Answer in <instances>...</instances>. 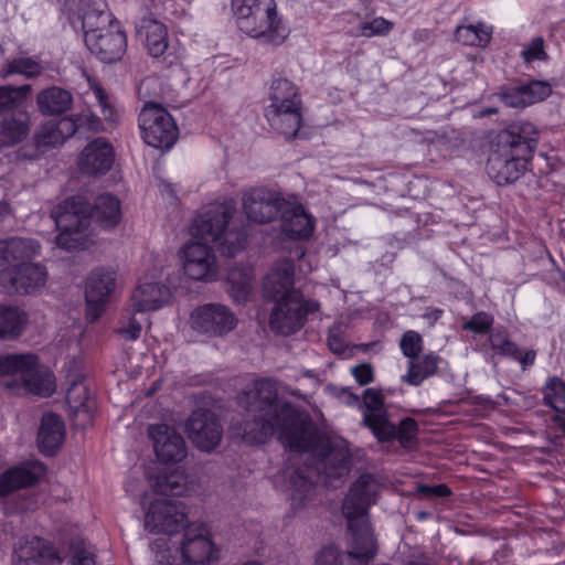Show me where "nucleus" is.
<instances>
[{"label":"nucleus","mask_w":565,"mask_h":565,"mask_svg":"<svg viewBox=\"0 0 565 565\" xmlns=\"http://www.w3.org/2000/svg\"><path fill=\"white\" fill-rule=\"evenodd\" d=\"M149 492L152 498L169 499L170 495H183L186 490V478L181 471H173L169 475L148 479Z\"/></svg>","instance_id":"33"},{"label":"nucleus","mask_w":565,"mask_h":565,"mask_svg":"<svg viewBox=\"0 0 565 565\" xmlns=\"http://www.w3.org/2000/svg\"><path fill=\"white\" fill-rule=\"evenodd\" d=\"M342 394L344 397H347L345 402L350 405H354V404H359V397L355 396V395H352L350 392H348L347 390H343L342 391Z\"/></svg>","instance_id":"63"},{"label":"nucleus","mask_w":565,"mask_h":565,"mask_svg":"<svg viewBox=\"0 0 565 565\" xmlns=\"http://www.w3.org/2000/svg\"><path fill=\"white\" fill-rule=\"evenodd\" d=\"M253 269L250 267H235L228 271V292L235 301H245L253 289Z\"/></svg>","instance_id":"37"},{"label":"nucleus","mask_w":565,"mask_h":565,"mask_svg":"<svg viewBox=\"0 0 565 565\" xmlns=\"http://www.w3.org/2000/svg\"><path fill=\"white\" fill-rule=\"evenodd\" d=\"M491 348L501 355L518 358V347L515 343L510 341L505 332L494 331L490 334Z\"/></svg>","instance_id":"47"},{"label":"nucleus","mask_w":565,"mask_h":565,"mask_svg":"<svg viewBox=\"0 0 565 565\" xmlns=\"http://www.w3.org/2000/svg\"><path fill=\"white\" fill-rule=\"evenodd\" d=\"M231 4L236 26L245 35L275 46L288 38L289 28L275 0H232Z\"/></svg>","instance_id":"5"},{"label":"nucleus","mask_w":565,"mask_h":565,"mask_svg":"<svg viewBox=\"0 0 565 565\" xmlns=\"http://www.w3.org/2000/svg\"><path fill=\"white\" fill-rule=\"evenodd\" d=\"M269 102L265 116L270 127L286 137H294L301 125V99L297 87L287 78H275Z\"/></svg>","instance_id":"8"},{"label":"nucleus","mask_w":565,"mask_h":565,"mask_svg":"<svg viewBox=\"0 0 565 565\" xmlns=\"http://www.w3.org/2000/svg\"><path fill=\"white\" fill-rule=\"evenodd\" d=\"M501 100L509 107H526L522 86L509 88L500 94Z\"/></svg>","instance_id":"56"},{"label":"nucleus","mask_w":565,"mask_h":565,"mask_svg":"<svg viewBox=\"0 0 565 565\" xmlns=\"http://www.w3.org/2000/svg\"><path fill=\"white\" fill-rule=\"evenodd\" d=\"M11 215V209L6 202H0V224Z\"/></svg>","instance_id":"62"},{"label":"nucleus","mask_w":565,"mask_h":565,"mask_svg":"<svg viewBox=\"0 0 565 565\" xmlns=\"http://www.w3.org/2000/svg\"><path fill=\"white\" fill-rule=\"evenodd\" d=\"M559 277V287L562 288L563 292H565V273L558 271Z\"/></svg>","instance_id":"64"},{"label":"nucleus","mask_w":565,"mask_h":565,"mask_svg":"<svg viewBox=\"0 0 565 565\" xmlns=\"http://www.w3.org/2000/svg\"><path fill=\"white\" fill-rule=\"evenodd\" d=\"M67 403L76 415L86 414L90 408L87 390L82 383H74L67 391Z\"/></svg>","instance_id":"44"},{"label":"nucleus","mask_w":565,"mask_h":565,"mask_svg":"<svg viewBox=\"0 0 565 565\" xmlns=\"http://www.w3.org/2000/svg\"><path fill=\"white\" fill-rule=\"evenodd\" d=\"M235 207L220 202L203 207L194 217L189 232L192 239L207 244H218L222 254L234 256L244 248L245 236L239 232L227 231Z\"/></svg>","instance_id":"6"},{"label":"nucleus","mask_w":565,"mask_h":565,"mask_svg":"<svg viewBox=\"0 0 565 565\" xmlns=\"http://www.w3.org/2000/svg\"><path fill=\"white\" fill-rule=\"evenodd\" d=\"M73 119L77 125V129L86 128L92 131H99L103 129L100 119L89 109L83 110L81 114L73 117Z\"/></svg>","instance_id":"55"},{"label":"nucleus","mask_w":565,"mask_h":565,"mask_svg":"<svg viewBox=\"0 0 565 565\" xmlns=\"http://www.w3.org/2000/svg\"><path fill=\"white\" fill-rule=\"evenodd\" d=\"M136 35L147 53L152 57L163 56L169 47L167 25L152 15L140 19L136 25Z\"/></svg>","instance_id":"21"},{"label":"nucleus","mask_w":565,"mask_h":565,"mask_svg":"<svg viewBox=\"0 0 565 565\" xmlns=\"http://www.w3.org/2000/svg\"><path fill=\"white\" fill-rule=\"evenodd\" d=\"M77 130L73 117H63L43 124L35 134V145L40 152L58 147Z\"/></svg>","instance_id":"28"},{"label":"nucleus","mask_w":565,"mask_h":565,"mask_svg":"<svg viewBox=\"0 0 565 565\" xmlns=\"http://www.w3.org/2000/svg\"><path fill=\"white\" fill-rule=\"evenodd\" d=\"M93 9L83 13L84 41L88 50L104 62L119 60L127 45L126 35L110 26V14L102 0L92 1Z\"/></svg>","instance_id":"7"},{"label":"nucleus","mask_w":565,"mask_h":565,"mask_svg":"<svg viewBox=\"0 0 565 565\" xmlns=\"http://www.w3.org/2000/svg\"><path fill=\"white\" fill-rule=\"evenodd\" d=\"M191 443L202 451H211L222 440L223 428L212 412L195 411L185 424Z\"/></svg>","instance_id":"17"},{"label":"nucleus","mask_w":565,"mask_h":565,"mask_svg":"<svg viewBox=\"0 0 565 565\" xmlns=\"http://www.w3.org/2000/svg\"><path fill=\"white\" fill-rule=\"evenodd\" d=\"M58 234L55 245L66 250L85 248L88 243L86 233L89 217L87 205L82 196L64 200L51 213Z\"/></svg>","instance_id":"10"},{"label":"nucleus","mask_w":565,"mask_h":565,"mask_svg":"<svg viewBox=\"0 0 565 565\" xmlns=\"http://www.w3.org/2000/svg\"><path fill=\"white\" fill-rule=\"evenodd\" d=\"M64 438L65 426L62 418L54 414H45L38 434L40 450L45 455H53L63 444Z\"/></svg>","instance_id":"30"},{"label":"nucleus","mask_w":565,"mask_h":565,"mask_svg":"<svg viewBox=\"0 0 565 565\" xmlns=\"http://www.w3.org/2000/svg\"><path fill=\"white\" fill-rule=\"evenodd\" d=\"M6 375L17 377L19 393L50 396L56 388L53 373L32 353L0 355V376Z\"/></svg>","instance_id":"9"},{"label":"nucleus","mask_w":565,"mask_h":565,"mask_svg":"<svg viewBox=\"0 0 565 565\" xmlns=\"http://www.w3.org/2000/svg\"><path fill=\"white\" fill-rule=\"evenodd\" d=\"M328 344L330 350L335 354L344 353L348 342L342 335L340 326H334L329 331Z\"/></svg>","instance_id":"58"},{"label":"nucleus","mask_w":565,"mask_h":565,"mask_svg":"<svg viewBox=\"0 0 565 565\" xmlns=\"http://www.w3.org/2000/svg\"><path fill=\"white\" fill-rule=\"evenodd\" d=\"M13 565H62V556L54 546L33 539L15 550Z\"/></svg>","instance_id":"27"},{"label":"nucleus","mask_w":565,"mask_h":565,"mask_svg":"<svg viewBox=\"0 0 565 565\" xmlns=\"http://www.w3.org/2000/svg\"><path fill=\"white\" fill-rule=\"evenodd\" d=\"M526 106L544 100L552 93L548 83L542 81H534L527 85H522Z\"/></svg>","instance_id":"48"},{"label":"nucleus","mask_w":565,"mask_h":565,"mask_svg":"<svg viewBox=\"0 0 565 565\" xmlns=\"http://www.w3.org/2000/svg\"><path fill=\"white\" fill-rule=\"evenodd\" d=\"M43 72V66L31 57H17L10 61L3 68V76L21 74L25 77H34Z\"/></svg>","instance_id":"43"},{"label":"nucleus","mask_w":565,"mask_h":565,"mask_svg":"<svg viewBox=\"0 0 565 565\" xmlns=\"http://www.w3.org/2000/svg\"><path fill=\"white\" fill-rule=\"evenodd\" d=\"M149 436L161 461L178 462L185 458V443L174 428L164 424L154 425L149 428Z\"/></svg>","instance_id":"20"},{"label":"nucleus","mask_w":565,"mask_h":565,"mask_svg":"<svg viewBox=\"0 0 565 565\" xmlns=\"http://www.w3.org/2000/svg\"><path fill=\"white\" fill-rule=\"evenodd\" d=\"M237 319L224 305L207 303L195 308L190 316V326L193 330L222 337L235 329Z\"/></svg>","instance_id":"14"},{"label":"nucleus","mask_w":565,"mask_h":565,"mask_svg":"<svg viewBox=\"0 0 565 565\" xmlns=\"http://www.w3.org/2000/svg\"><path fill=\"white\" fill-rule=\"evenodd\" d=\"M493 324V318L486 312H478L462 323V329L473 333H487Z\"/></svg>","instance_id":"50"},{"label":"nucleus","mask_w":565,"mask_h":565,"mask_svg":"<svg viewBox=\"0 0 565 565\" xmlns=\"http://www.w3.org/2000/svg\"><path fill=\"white\" fill-rule=\"evenodd\" d=\"M350 455L348 447L342 441H335L322 454L318 463L319 478L326 483L333 484V479H340L349 473Z\"/></svg>","instance_id":"26"},{"label":"nucleus","mask_w":565,"mask_h":565,"mask_svg":"<svg viewBox=\"0 0 565 565\" xmlns=\"http://www.w3.org/2000/svg\"><path fill=\"white\" fill-rule=\"evenodd\" d=\"M286 202L278 193L266 189H252L243 196V209L250 221L268 223L281 214Z\"/></svg>","instance_id":"18"},{"label":"nucleus","mask_w":565,"mask_h":565,"mask_svg":"<svg viewBox=\"0 0 565 565\" xmlns=\"http://www.w3.org/2000/svg\"><path fill=\"white\" fill-rule=\"evenodd\" d=\"M535 355V352L532 350L526 351L524 354H520V351L518 350V358L514 359L520 361L523 367H526L527 365H532L534 363Z\"/></svg>","instance_id":"61"},{"label":"nucleus","mask_w":565,"mask_h":565,"mask_svg":"<svg viewBox=\"0 0 565 565\" xmlns=\"http://www.w3.org/2000/svg\"><path fill=\"white\" fill-rule=\"evenodd\" d=\"M363 402L367 409L364 414L363 423L371 428L379 440H390L395 434V426L387 420L382 412V393L374 388H367L364 392Z\"/></svg>","instance_id":"23"},{"label":"nucleus","mask_w":565,"mask_h":565,"mask_svg":"<svg viewBox=\"0 0 565 565\" xmlns=\"http://www.w3.org/2000/svg\"><path fill=\"white\" fill-rule=\"evenodd\" d=\"M342 552L334 545L321 547L315 556V565H342Z\"/></svg>","instance_id":"51"},{"label":"nucleus","mask_w":565,"mask_h":565,"mask_svg":"<svg viewBox=\"0 0 565 565\" xmlns=\"http://www.w3.org/2000/svg\"><path fill=\"white\" fill-rule=\"evenodd\" d=\"M544 402L557 413H565V383L562 380L548 379L544 387Z\"/></svg>","instance_id":"42"},{"label":"nucleus","mask_w":565,"mask_h":565,"mask_svg":"<svg viewBox=\"0 0 565 565\" xmlns=\"http://www.w3.org/2000/svg\"><path fill=\"white\" fill-rule=\"evenodd\" d=\"M30 92V85H23L20 87H0V111L18 105L20 102L25 99Z\"/></svg>","instance_id":"45"},{"label":"nucleus","mask_w":565,"mask_h":565,"mask_svg":"<svg viewBox=\"0 0 565 565\" xmlns=\"http://www.w3.org/2000/svg\"><path fill=\"white\" fill-rule=\"evenodd\" d=\"M29 132V116L19 113L3 121L0 128V146H10L21 141Z\"/></svg>","instance_id":"38"},{"label":"nucleus","mask_w":565,"mask_h":565,"mask_svg":"<svg viewBox=\"0 0 565 565\" xmlns=\"http://www.w3.org/2000/svg\"><path fill=\"white\" fill-rule=\"evenodd\" d=\"M399 347L405 356L415 359L422 351L423 339L418 332L409 330L403 334Z\"/></svg>","instance_id":"49"},{"label":"nucleus","mask_w":565,"mask_h":565,"mask_svg":"<svg viewBox=\"0 0 565 565\" xmlns=\"http://www.w3.org/2000/svg\"><path fill=\"white\" fill-rule=\"evenodd\" d=\"M183 274L192 280L212 281L218 271L214 250L205 243L190 238L179 250Z\"/></svg>","instance_id":"12"},{"label":"nucleus","mask_w":565,"mask_h":565,"mask_svg":"<svg viewBox=\"0 0 565 565\" xmlns=\"http://www.w3.org/2000/svg\"><path fill=\"white\" fill-rule=\"evenodd\" d=\"M312 488V481L302 475H297L290 482V491L294 500H302L309 494Z\"/></svg>","instance_id":"54"},{"label":"nucleus","mask_w":565,"mask_h":565,"mask_svg":"<svg viewBox=\"0 0 565 565\" xmlns=\"http://www.w3.org/2000/svg\"><path fill=\"white\" fill-rule=\"evenodd\" d=\"M418 492L424 495H430V497H448L450 494V490L445 484H437V486H419Z\"/></svg>","instance_id":"60"},{"label":"nucleus","mask_w":565,"mask_h":565,"mask_svg":"<svg viewBox=\"0 0 565 565\" xmlns=\"http://www.w3.org/2000/svg\"><path fill=\"white\" fill-rule=\"evenodd\" d=\"M45 475V467L39 461H30L0 475V497L35 484Z\"/></svg>","instance_id":"24"},{"label":"nucleus","mask_w":565,"mask_h":565,"mask_svg":"<svg viewBox=\"0 0 565 565\" xmlns=\"http://www.w3.org/2000/svg\"><path fill=\"white\" fill-rule=\"evenodd\" d=\"M247 415L243 438L252 444L264 443L277 435L291 450L317 451L312 426L289 404L277 398V383L258 380L245 392Z\"/></svg>","instance_id":"2"},{"label":"nucleus","mask_w":565,"mask_h":565,"mask_svg":"<svg viewBox=\"0 0 565 565\" xmlns=\"http://www.w3.org/2000/svg\"><path fill=\"white\" fill-rule=\"evenodd\" d=\"M351 373L360 385H366L373 381V369L370 364H360L352 367Z\"/></svg>","instance_id":"59"},{"label":"nucleus","mask_w":565,"mask_h":565,"mask_svg":"<svg viewBox=\"0 0 565 565\" xmlns=\"http://www.w3.org/2000/svg\"><path fill=\"white\" fill-rule=\"evenodd\" d=\"M90 217L104 228L115 227L121 220V205L119 200L109 193L96 198Z\"/></svg>","instance_id":"32"},{"label":"nucleus","mask_w":565,"mask_h":565,"mask_svg":"<svg viewBox=\"0 0 565 565\" xmlns=\"http://www.w3.org/2000/svg\"><path fill=\"white\" fill-rule=\"evenodd\" d=\"M294 266L284 259L275 265L264 280V291L268 297L277 298L269 318L270 328L288 335L298 331L308 313L319 310L316 300H303L299 290L292 288Z\"/></svg>","instance_id":"3"},{"label":"nucleus","mask_w":565,"mask_h":565,"mask_svg":"<svg viewBox=\"0 0 565 565\" xmlns=\"http://www.w3.org/2000/svg\"><path fill=\"white\" fill-rule=\"evenodd\" d=\"M46 268L39 263H22L0 271V286L8 294H30L45 286Z\"/></svg>","instance_id":"15"},{"label":"nucleus","mask_w":565,"mask_h":565,"mask_svg":"<svg viewBox=\"0 0 565 565\" xmlns=\"http://www.w3.org/2000/svg\"><path fill=\"white\" fill-rule=\"evenodd\" d=\"M376 492L375 480L364 475L353 483L343 501L342 513L350 534L347 556L355 565L367 564L376 554V541L367 516V508L374 502Z\"/></svg>","instance_id":"4"},{"label":"nucleus","mask_w":565,"mask_h":565,"mask_svg":"<svg viewBox=\"0 0 565 565\" xmlns=\"http://www.w3.org/2000/svg\"><path fill=\"white\" fill-rule=\"evenodd\" d=\"M114 150L104 138L90 141L81 152L78 164L83 173L98 175L106 173L113 166Z\"/></svg>","instance_id":"22"},{"label":"nucleus","mask_w":565,"mask_h":565,"mask_svg":"<svg viewBox=\"0 0 565 565\" xmlns=\"http://www.w3.org/2000/svg\"><path fill=\"white\" fill-rule=\"evenodd\" d=\"M417 424L412 418H406L401 422L398 429L395 428V434L391 437L397 436L403 445L409 444L416 436Z\"/></svg>","instance_id":"57"},{"label":"nucleus","mask_w":565,"mask_h":565,"mask_svg":"<svg viewBox=\"0 0 565 565\" xmlns=\"http://www.w3.org/2000/svg\"><path fill=\"white\" fill-rule=\"evenodd\" d=\"M495 140L531 158L537 145L539 131L535 126L529 121H518L500 131Z\"/></svg>","instance_id":"25"},{"label":"nucleus","mask_w":565,"mask_h":565,"mask_svg":"<svg viewBox=\"0 0 565 565\" xmlns=\"http://www.w3.org/2000/svg\"><path fill=\"white\" fill-rule=\"evenodd\" d=\"M141 507L146 530L167 536L151 544L160 565H217L222 559V546L211 527L203 522L186 523V508L181 502L145 492Z\"/></svg>","instance_id":"1"},{"label":"nucleus","mask_w":565,"mask_h":565,"mask_svg":"<svg viewBox=\"0 0 565 565\" xmlns=\"http://www.w3.org/2000/svg\"><path fill=\"white\" fill-rule=\"evenodd\" d=\"M529 159L495 140L488 157L487 172L499 185L514 182L525 171Z\"/></svg>","instance_id":"13"},{"label":"nucleus","mask_w":565,"mask_h":565,"mask_svg":"<svg viewBox=\"0 0 565 565\" xmlns=\"http://www.w3.org/2000/svg\"><path fill=\"white\" fill-rule=\"evenodd\" d=\"M393 29V22L376 17L371 21L359 23L350 30L351 35L360 38L384 36Z\"/></svg>","instance_id":"41"},{"label":"nucleus","mask_w":565,"mask_h":565,"mask_svg":"<svg viewBox=\"0 0 565 565\" xmlns=\"http://www.w3.org/2000/svg\"><path fill=\"white\" fill-rule=\"evenodd\" d=\"M141 322L135 316H129L120 321L117 333L126 341H135L140 337Z\"/></svg>","instance_id":"52"},{"label":"nucleus","mask_w":565,"mask_h":565,"mask_svg":"<svg viewBox=\"0 0 565 565\" xmlns=\"http://www.w3.org/2000/svg\"><path fill=\"white\" fill-rule=\"evenodd\" d=\"M522 56L526 63L544 61L546 58V53L544 50L543 39L535 38L529 44H526L522 51Z\"/></svg>","instance_id":"53"},{"label":"nucleus","mask_w":565,"mask_h":565,"mask_svg":"<svg viewBox=\"0 0 565 565\" xmlns=\"http://www.w3.org/2000/svg\"><path fill=\"white\" fill-rule=\"evenodd\" d=\"M493 26L483 22H462L455 32L456 40L465 45L486 47L492 38Z\"/></svg>","instance_id":"34"},{"label":"nucleus","mask_w":565,"mask_h":565,"mask_svg":"<svg viewBox=\"0 0 565 565\" xmlns=\"http://www.w3.org/2000/svg\"><path fill=\"white\" fill-rule=\"evenodd\" d=\"M115 287L116 273L114 270L97 268L90 273L85 288L87 319L90 322L102 316Z\"/></svg>","instance_id":"16"},{"label":"nucleus","mask_w":565,"mask_h":565,"mask_svg":"<svg viewBox=\"0 0 565 565\" xmlns=\"http://www.w3.org/2000/svg\"><path fill=\"white\" fill-rule=\"evenodd\" d=\"M280 218L281 230L288 237L307 238L313 232V218L300 204L287 201Z\"/></svg>","instance_id":"29"},{"label":"nucleus","mask_w":565,"mask_h":565,"mask_svg":"<svg viewBox=\"0 0 565 565\" xmlns=\"http://www.w3.org/2000/svg\"><path fill=\"white\" fill-rule=\"evenodd\" d=\"M28 322L26 313L14 306H0V339H15Z\"/></svg>","instance_id":"36"},{"label":"nucleus","mask_w":565,"mask_h":565,"mask_svg":"<svg viewBox=\"0 0 565 565\" xmlns=\"http://www.w3.org/2000/svg\"><path fill=\"white\" fill-rule=\"evenodd\" d=\"M138 124L142 139L150 147L170 149L178 138L172 116L158 104L147 103L140 110Z\"/></svg>","instance_id":"11"},{"label":"nucleus","mask_w":565,"mask_h":565,"mask_svg":"<svg viewBox=\"0 0 565 565\" xmlns=\"http://www.w3.org/2000/svg\"><path fill=\"white\" fill-rule=\"evenodd\" d=\"M39 253L40 245L32 238L12 237L0 242V259L8 264H22Z\"/></svg>","instance_id":"31"},{"label":"nucleus","mask_w":565,"mask_h":565,"mask_svg":"<svg viewBox=\"0 0 565 565\" xmlns=\"http://www.w3.org/2000/svg\"><path fill=\"white\" fill-rule=\"evenodd\" d=\"M171 297V290L168 286L149 275H145L139 279L131 295L130 307L134 313L154 311L167 306Z\"/></svg>","instance_id":"19"},{"label":"nucleus","mask_w":565,"mask_h":565,"mask_svg":"<svg viewBox=\"0 0 565 565\" xmlns=\"http://www.w3.org/2000/svg\"><path fill=\"white\" fill-rule=\"evenodd\" d=\"M88 85L100 107L104 119L110 125H116L120 118V110L114 99L94 79L88 78Z\"/></svg>","instance_id":"40"},{"label":"nucleus","mask_w":565,"mask_h":565,"mask_svg":"<svg viewBox=\"0 0 565 565\" xmlns=\"http://www.w3.org/2000/svg\"><path fill=\"white\" fill-rule=\"evenodd\" d=\"M438 367V358L435 354L424 355L419 360L411 359L408 371L403 380L411 385H419L426 377L431 376Z\"/></svg>","instance_id":"39"},{"label":"nucleus","mask_w":565,"mask_h":565,"mask_svg":"<svg viewBox=\"0 0 565 565\" xmlns=\"http://www.w3.org/2000/svg\"><path fill=\"white\" fill-rule=\"evenodd\" d=\"M36 103L42 114L54 115L70 109L73 98L70 92L61 87H50L39 93Z\"/></svg>","instance_id":"35"},{"label":"nucleus","mask_w":565,"mask_h":565,"mask_svg":"<svg viewBox=\"0 0 565 565\" xmlns=\"http://www.w3.org/2000/svg\"><path fill=\"white\" fill-rule=\"evenodd\" d=\"M68 565H95L93 547L83 540H76L71 545Z\"/></svg>","instance_id":"46"}]
</instances>
